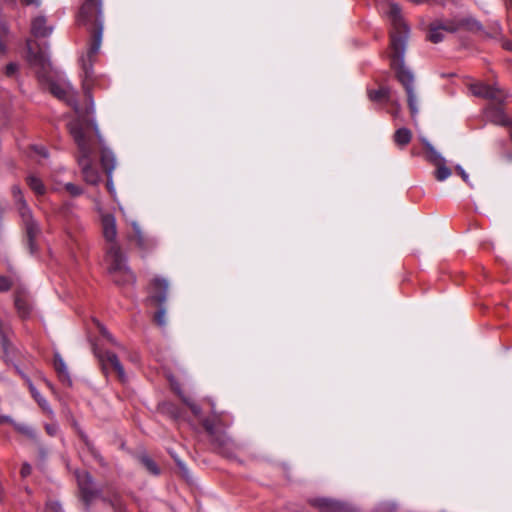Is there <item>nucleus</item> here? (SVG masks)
<instances>
[{"instance_id":"nucleus-1","label":"nucleus","mask_w":512,"mask_h":512,"mask_svg":"<svg viewBox=\"0 0 512 512\" xmlns=\"http://www.w3.org/2000/svg\"><path fill=\"white\" fill-rule=\"evenodd\" d=\"M390 24V53L392 67L397 71V78L406 90L408 106L412 116L418 112V98L414 88V76L404 65V53L408 38V28L402 19L401 9L394 2H388L385 7Z\"/></svg>"},{"instance_id":"nucleus-2","label":"nucleus","mask_w":512,"mask_h":512,"mask_svg":"<svg viewBox=\"0 0 512 512\" xmlns=\"http://www.w3.org/2000/svg\"><path fill=\"white\" fill-rule=\"evenodd\" d=\"M102 234L106 241L105 261L110 273H125L132 278L127 257L117 240V226L113 215L101 213Z\"/></svg>"},{"instance_id":"nucleus-3","label":"nucleus","mask_w":512,"mask_h":512,"mask_svg":"<svg viewBox=\"0 0 512 512\" xmlns=\"http://www.w3.org/2000/svg\"><path fill=\"white\" fill-rule=\"evenodd\" d=\"M29 51L28 61L38 78L41 81H48L50 92L58 99L72 106L74 110L78 112L75 91L71 84L65 80H52L50 77L51 64L47 56L42 52L32 54L31 47H29Z\"/></svg>"},{"instance_id":"nucleus-4","label":"nucleus","mask_w":512,"mask_h":512,"mask_svg":"<svg viewBox=\"0 0 512 512\" xmlns=\"http://www.w3.org/2000/svg\"><path fill=\"white\" fill-rule=\"evenodd\" d=\"M69 131L78 146V163L82 169L84 180L90 184H96L99 174L92 167V154L94 151L92 140L86 134L84 124L77 119L68 124Z\"/></svg>"},{"instance_id":"nucleus-5","label":"nucleus","mask_w":512,"mask_h":512,"mask_svg":"<svg viewBox=\"0 0 512 512\" xmlns=\"http://www.w3.org/2000/svg\"><path fill=\"white\" fill-rule=\"evenodd\" d=\"M79 22L86 25L91 33L87 57L92 62L100 50L103 33L101 0H85L79 14Z\"/></svg>"},{"instance_id":"nucleus-6","label":"nucleus","mask_w":512,"mask_h":512,"mask_svg":"<svg viewBox=\"0 0 512 512\" xmlns=\"http://www.w3.org/2000/svg\"><path fill=\"white\" fill-rule=\"evenodd\" d=\"M129 225L130 231L126 233V239L134 243L141 252H148L157 245L156 240L148 236L136 220H131Z\"/></svg>"},{"instance_id":"nucleus-7","label":"nucleus","mask_w":512,"mask_h":512,"mask_svg":"<svg viewBox=\"0 0 512 512\" xmlns=\"http://www.w3.org/2000/svg\"><path fill=\"white\" fill-rule=\"evenodd\" d=\"M19 213L22 217V220H23V223L25 226L26 245H27L30 253L33 254L37 250L34 240H35V237L39 233V229H38L37 225L35 224V222L33 221L30 209L27 207V205L22 200L19 201Z\"/></svg>"},{"instance_id":"nucleus-8","label":"nucleus","mask_w":512,"mask_h":512,"mask_svg":"<svg viewBox=\"0 0 512 512\" xmlns=\"http://www.w3.org/2000/svg\"><path fill=\"white\" fill-rule=\"evenodd\" d=\"M469 90L474 96L486 98L495 104H502L506 99V93L497 85L475 82L469 85Z\"/></svg>"},{"instance_id":"nucleus-9","label":"nucleus","mask_w":512,"mask_h":512,"mask_svg":"<svg viewBox=\"0 0 512 512\" xmlns=\"http://www.w3.org/2000/svg\"><path fill=\"white\" fill-rule=\"evenodd\" d=\"M77 481L81 499L86 506H89L96 498L100 496V490L95 487L93 479L88 472H79L77 474Z\"/></svg>"},{"instance_id":"nucleus-10","label":"nucleus","mask_w":512,"mask_h":512,"mask_svg":"<svg viewBox=\"0 0 512 512\" xmlns=\"http://www.w3.org/2000/svg\"><path fill=\"white\" fill-rule=\"evenodd\" d=\"M97 356L105 373L114 372L122 382L126 380L124 368L115 353L106 351Z\"/></svg>"},{"instance_id":"nucleus-11","label":"nucleus","mask_w":512,"mask_h":512,"mask_svg":"<svg viewBox=\"0 0 512 512\" xmlns=\"http://www.w3.org/2000/svg\"><path fill=\"white\" fill-rule=\"evenodd\" d=\"M169 282L162 277H155L151 280L149 286V299L155 304L161 306L167 298Z\"/></svg>"},{"instance_id":"nucleus-12","label":"nucleus","mask_w":512,"mask_h":512,"mask_svg":"<svg viewBox=\"0 0 512 512\" xmlns=\"http://www.w3.org/2000/svg\"><path fill=\"white\" fill-rule=\"evenodd\" d=\"M311 504L318 508L320 512H350L351 508L343 502L329 498H315Z\"/></svg>"},{"instance_id":"nucleus-13","label":"nucleus","mask_w":512,"mask_h":512,"mask_svg":"<svg viewBox=\"0 0 512 512\" xmlns=\"http://www.w3.org/2000/svg\"><path fill=\"white\" fill-rule=\"evenodd\" d=\"M218 424H220V419L219 416L216 414L215 420L205 419L203 421V427L208 432V434L213 438V440L221 446L226 445L229 442V437L219 430Z\"/></svg>"},{"instance_id":"nucleus-14","label":"nucleus","mask_w":512,"mask_h":512,"mask_svg":"<svg viewBox=\"0 0 512 512\" xmlns=\"http://www.w3.org/2000/svg\"><path fill=\"white\" fill-rule=\"evenodd\" d=\"M486 117L492 123L502 126H508L511 124L503 110L498 106H490L486 109Z\"/></svg>"},{"instance_id":"nucleus-15","label":"nucleus","mask_w":512,"mask_h":512,"mask_svg":"<svg viewBox=\"0 0 512 512\" xmlns=\"http://www.w3.org/2000/svg\"><path fill=\"white\" fill-rule=\"evenodd\" d=\"M15 308L21 318H27L31 313V304L24 292H17L15 295Z\"/></svg>"},{"instance_id":"nucleus-16","label":"nucleus","mask_w":512,"mask_h":512,"mask_svg":"<svg viewBox=\"0 0 512 512\" xmlns=\"http://www.w3.org/2000/svg\"><path fill=\"white\" fill-rule=\"evenodd\" d=\"M54 368L57 371L60 380L70 385L71 379L68 372V368L59 353H55L54 355Z\"/></svg>"},{"instance_id":"nucleus-17","label":"nucleus","mask_w":512,"mask_h":512,"mask_svg":"<svg viewBox=\"0 0 512 512\" xmlns=\"http://www.w3.org/2000/svg\"><path fill=\"white\" fill-rule=\"evenodd\" d=\"M31 31L36 37H45L51 33L52 28L46 25L44 17H36L32 21Z\"/></svg>"},{"instance_id":"nucleus-18","label":"nucleus","mask_w":512,"mask_h":512,"mask_svg":"<svg viewBox=\"0 0 512 512\" xmlns=\"http://www.w3.org/2000/svg\"><path fill=\"white\" fill-rule=\"evenodd\" d=\"M101 163L108 175L111 174L116 166V158L113 152L106 147L101 149Z\"/></svg>"},{"instance_id":"nucleus-19","label":"nucleus","mask_w":512,"mask_h":512,"mask_svg":"<svg viewBox=\"0 0 512 512\" xmlns=\"http://www.w3.org/2000/svg\"><path fill=\"white\" fill-rule=\"evenodd\" d=\"M9 332V326L0 319V344L2 346L4 358L6 361L9 355Z\"/></svg>"},{"instance_id":"nucleus-20","label":"nucleus","mask_w":512,"mask_h":512,"mask_svg":"<svg viewBox=\"0 0 512 512\" xmlns=\"http://www.w3.org/2000/svg\"><path fill=\"white\" fill-rule=\"evenodd\" d=\"M27 382H28L29 390H30L33 398L37 401V403L42 408V410L45 413L52 415L53 411H52L51 407L49 406L47 400L44 397H42V395L36 390L34 385L29 380Z\"/></svg>"},{"instance_id":"nucleus-21","label":"nucleus","mask_w":512,"mask_h":512,"mask_svg":"<svg viewBox=\"0 0 512 512\" xmlns=\"http://www.w3.org/2000/svg\"><path fill=\"white\" fill-rule=\"evenodd\" d=\"M412 133L407 128H399L394 133V141L395 143L400 146L404 147L411 141Z\"/></svg>"},{"instance_id":"nucleus-22","label":"nucleus","mask_w":512,"mask_h":512,"mask_svg":"<svg viewBox=\"0 0 512 512\" xmlns=\"http://www.w3.org/2000/svg\"><path fill=\"white\" fill-rule=\"evenodd\" d=\"M139 461L149 473L153 475H158L160 473L159 467L148 455L139 456Z\"/></svg>"},{"instance_id":"nucleus-23","label":"nucleus","mask_w":512,"mask_h":512,"mask_svg":"<svg viewBox=\"0 0 512 512\" xmlns=\"http://www.w3.org/2000/svg\"><path fill=\"white\" fill-rule=\"evenodd\" d=\"M451 169L447 167L446 160L435 165V178L438 181H444L451 175Z\"/></svg>"},{"instance_id":"nucleus-24","label":"nucleus","mask_w":512,"mask_h":512,"mask_svg":"<svg viewBox=\"0 0 512 512\" xmlns=\"http://www.w3.org/2000/svg\"><path fill=\"white\" fill-rule=\"evenodd\" d=\"M425 148L427 151V158L434 166L445 161V159L431 144L426 143Z\"/></svg>"},{"instance_id":"nucleus-25","label":"nucleus","mask_w":512,"mask_h":512,"mask_svg":"<svg viewBox=\"0 0 512 512\" xmlns=\"http://www.w3.org/2000/svg\"><path fill=\"white\" fill-rule=\"evenodd\" d=\"M27 183L34 192H41L43 189V183L40 178L35 175H30L27 177Z\"/></svg>"},{"instance_id":"nucleus-26","label":"nucleus","mask_w":512,"mask_h":512,"mask_svg":"<svg viewBox=\"0 0 512 512\" xmlns=\"http://www.w3.org/2000/svg\"><path fill=\"white\" fill-rule=\"evenodd\" d=\"M369 98L372 101H381L388 98V91L385 88L369 91Z\"/></svg>"},{"instance_id":"nucleus-27","label":"nucleus","mask_w":512,"mask_h":512,"mask_svg":"<svg viewBox=\"0 0 512 512\" xmlns=\"http://www.w3.org/2000/svg\"><path fill=\"white\" fill-rule=\"evenodd\" d=\"M443 37V32L440 30V28H438L437 25L431 27L428 35V38L431 42L438 43L443 39Z\"/></svg>"},{"instance_id":"nucleus-28","label":"nucleus","mask_w":512,"mask_h":512,"mask_svg":"<svg viewBox=\"0 0 512 512\" xmlns=\"http://www.w3.org/2000/svg\"><path fill=\"white\" fill-rule=\"evenodd\" d=\"M397 506L394 502L386 501L377 505L374 512H394Z\"/></svg>"},{"instance_id":"nucleus-29","label":"nucleus","mask_w":512,"mask_h":512,"mask_svg":"<svg viewBox=\"0 0 512 512\" xmlns=\"http://www.w3.org/2000/svg\"><path fill=\"white\" fill-rule=\"evenodd\" d=\"M180 396L182 401L191 409L194 415L199 416L201 414V408L194 401H192L191 398L181 394Z\"/></svg>"},{"instance_id":"nucleus-30","label":"nucleus","mask_w":512,"mask_h":512,"mask_svg":"<svg viewBox=\"0 0 512 512\" xmlns=\"http://www.w3.org/2000/svg\"><path fill=\"white\" fill-rule=\"evenodd\" d=\"M437 26H438V28H440V30L442 32L445 31V32H450V33L455 32L459 27V25L457 23L451 22V21L437 24Z\"/></svg>"},{"instance_id":"nucleus-31","label":"nucleus","mask_w":512,"mask_h":512,"mask_svg":"<svg viewBox=\"0 0 512 512\" xmlns=\"http://www.w3.org/2000/svg\"><path fill=\"white\" fill-rule=\"evenodd\" d=\"M155 321L159 326L164 327L166 325V310L164 308H160L155 314Z\"/></svg>"},{"instance_id":"nucleus-32","label":"nucleus","mask_w":512,"mask_h":512,"mask_svg":"<svg viewBox=\"0 0 512 512\" xmlns=\"http://www.w3.org/2000/svg\"><path fill=\"white\" fill-rule=\"evenodd\" d=\"M109 502L116 511H121L123 509V505L118 494H114L113 497L109 499Z\"/></svg>"},{"instance_id":"nucleus-33","label":"nucleus","mask_w":512,"mask_h":512,"mask_svg":"<svg viewBox=\"0 0 512 512\" xmlns=\"http://www.w3.org/2000/svg\"><path fill=\"white\" fill-rule=\"evenodd\" d=\"M11 281L5 276L0 277V292L8 291L11 288Z\"/></svg>"},{"instance_id":"nucleus-34","label":"nucleus","mask_w":512,"mask_h":512,"mask_svg":"<svg viewBox=\"0 0 512 512\" xmlns=\"http://www.w3.org/2000/svg\"><path fill=\"white\" fill-rule=\"evenodd\" d=\"M18 70V65L16 63H9L5 68V74L7 76H13Z\"/></svg>"},{"instance_id":"nucleus-35","label":"nucleus","mask_w":512,"mask_h":512,"mask_svg":"<svg viewBox=\"0 0 512 512\" xmlns=\"http://www.w3.org/2000/svg\"><path fill=\"white\" fill-rule=\"evenodd\" d=\"M61 509L62 507L58 502H50L47 505L46 512H60Z\"/></svg>"},{"instance_id":"nucleus-36","label":"nucleus","mask_w":512,"mask_h":512,"mask_svg":"<svg viewBox=\"0 0 512 512\" xmlns=\"http://www.w3.org/2000/svg\"><path fill=\"white\" fill-rule=\"evenodd\" d=\"M31 473V466L28 463H24L21 468L22 477H27Z\"/></svg>"},{"instance_id":"nucleus-37","label":"nucleus","mask_w":512,"mask_h":512,"mask_svg":"<svg viewBox=\"0 0 512 512\" xmlns=\"http://www.w3.org/2000/svg\"><path fill=\"white\" fill-rule=\"evenodd\" d=\"M456 171L458 172V174L461 176V178L465 181V182H468V174L464 171V169L461 167V166H456L455 167Z\"/></svg>"},{"instance_id":"nucleus-38","label":"nucleus","mask_w":512,"mask_h":512,"mask_svg":"<svg viewBox=\"0 0 512 512\" xmlns=\"http://www.w3.org/2000/svg\"><path fill=\"white\" fill-rule=\"evenodd\" d=\"M46 430H47L48 434H50L51 436H54L57 433L58 427L54 424L47 425Z\"/></svg>"},{"instance_id":"nucleus-39","label":"nucleus","mask_w":512,"mask_h":512,"mask_svg":"<svg viewBox=\"0 0 512 512\" xmlns=\"http://www.w3.org/2000/svg\"><path fill=\"white\" fill-rule=\"evenodd\" d=\"M177 464H178L179 468L181 469L183 476L188 477V469L184 465V463L180 460H177Z\"/></svg>"},{"instance_id":"nucleus-40","label":"nucleus","mask_w":512,"mask_h":512,"mask_svg":"<svg viewBox=\"0 0 512 512\" xmlns=\"http://www.w3.org/2000/svg\"><path fill=\"white\" fill-rule=\"evenodd\" d=\"M35 151L43 156V157H47V150L44 148V147H35Z\"/></svg>"},{"instance_id":"nucleus-41","label":"nucleus","mask_w":512,"mask_h":512,"mask_svg":"<svg viewBox=\"0 0 512 512\" xmlns=\"http://www.w3.org/2000/svg\"><path fill=\"white\" fill-rule=\"evenodd\" d=\"M17 429L20 430L23 433H30L31 429L28 426H17Z\"/></svg>"},{"instance_id":"nucleus-42","label":"nucleus","mask_w":512,"mask_h":512,"mask_svg":"<svg viewBox=\"0 0 512 512\" xmlns=\"http://www.w3.org/2000/svg\"><path fill=\"white\" fill-rule=\"evenodd\" d=\"M100 332L103 336H105L111 340V336H110L109 332L104 327H102V326L100 327Z\"/></svg>"},{"instance_id":"nucleus-43","label":"nucleus","mask_w":512,"mask_h":512,"mask_svg":"<svg viewBox=\"0 0 512 512\" xmlns=\"http://www.w3.org/2000/svg\"><path fill=\"white\" fill-rule=\"evenodd\" d=\"M21 1L27 5H32V4L38 5L39 4V0H21Z\"/></svg>"},{"instance_id":"nucleus-44","label":"nucleus","mask_w":512,"mask_h":512,"mask_svg":"<svg viewBox=\"0 0 512 512\" xmlns=\"http://www.w3.org/2000/svg\"><path fill=\"white\" fill-rule=\"evenodd\" d=\"M503 47L507 50H512V42H510V41L503 42Z\"/></svg>"},{"instance_id":"nucleus-45","label":"nucleus","mask_w":512,"mask_h":512,"mask_svg":"<svg viewBox=\"0 0 512 512\" xmlns=\"http://www.w3.org/2000/svg\"><path fill=\"white\" fill-rule=\"evenodd\" d=\"M66 188H67L68 192H77V191L75 190L74 185H73V184H71V183L67 184Z\"/></svg>"},{"instance_id":"nucleus-46","label":"nucleus","mask_w":512,"mask_h":512,"mask_svg":"<svg viewBox=\"0 0 512 512\" xmlns=\"http://www.w3.org/2000/svg\"><path fill=\"white\" fill-rule=\"evenodd\" d=\"M11 421L10 417L8 416H0V423H5Z\"/></svg>"},{"instance_id":"nucleus-47","label":"nucleus","mask_w":512,"mask_h":512,"mask_svg":"<svg viewBox=\"0 0 512 512\" xmlns=\"http://www.w3.org/2000/svg\"><path fill=\"white\" fill-rule=\"evenodd\" d=\"M6 33V28L3 25H0V37Z\"/></svg>"},{"instance_id":"nucleus-48","label":"nucleus","mask_w":512,"mask_h":512,"mask_svg":"<svg viewBox=\"0 0 512 512\" xmlns=\"http://www.w3.org/2000/svg\"><path fill=\"white\" fill-rule=\"evenodd\" d=\"M94 130H95V133L97 134V136H98L99 140L101 141V137H100V135H99V133H98V128H97V126H96V125H94Z\"/></svg>"},{"instance_id":"nucleus-49","label":"nucleus","mask_w":512,"mask_h":512,"mask_svg":"<svg viewBox=\"0 0 512 512\" xmlns=\"http://www.w3.org/2000/svg\"><path fill=\"white\" fill-rule=\"evenodd\" d=\"M107 188H108L109 190H112V189H113L110 181H108V182H107Z\"/></svg>"},{"instance_id":"nucleus-50","label":"nucleus","mask_w":512,"mask_h":512,"mask_svg":"<svg viewBox=\"0 0 512 512\" xmlns=\"http://www.w3.org/2000/svg\"><path fill=\"white\" fill-rule=\"evenodd\" d=\"M83 68L85 69L86 73H88V66H87V64L85 62L83 64Z\"/></svg>"},{"instance_id":"nucleus-51","label":"nucleus","mask_w":512,"mask_h":512,"mask_svg":"<svg viewBox=\"0 0 512 512\" xmlns=\"http://www.w3.org/2000/svg\"><path fill=\"white\" fill-rule=\"evenodd\" d=\"M0 50H1L2 52H4V46H3V44H2V43H0Z\"/></svg>"}]
</instances>
